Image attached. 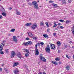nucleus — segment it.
<instances>
[{
  "label": "nucleus",
  "instance_id": "nucleus-1",
  "mask_svg": "<svg viewBox=\"0 0 74 74\" xmlns=\"http://www.w3.org/2000/svg\"><path fill=\"white\" fill-rule=\"evenodd\" d=\"M39 58L41 60H42L43 62H46L47 60L44 57L42 56V54H41L39 56Z\"/></svg>",
  "mask_w": 74,
  "mask_h": 74
},
{
  "label": "nucleus",
  "instance_id": "nucleus-2",
  "mask_svg": "<svg viewBox=\"0 0 74 74\" xmlns=\"http://www.w3.org/2000/svg\"><path fill=\"white\" fill-rule=\"evenodd\" d=\"M50 49H51V48H50L49 46L48 45L47 46L46 48L45 49V51H46V52L48 53H49L50 52Z\"/></svg>",
  "mask_w": 74,
  "mask_h": 74
},
{
  "label": "nucleus",
  "instance_id": "nucleus-3",
  "mask_svg": "<svg viewBox=\"0 0 74 74\" xmlns=\"http://www.w3.org/2000/svg\"><path fill=\"white\" fill-rule=\"evenodd\" d=\"M32 5H33L35 8L38 9V4L37 3L36 1H33L32 2Z\"/></svg>",
  "mask_w": 74,
  "mask_h": 74
},
{
  "label": "nucleus",
  "instance_id": "nucleus-4",
  "mask_svg": "<svg viewBox=\"0 0 74 74\" xmlns=\"http://www.w3.org/2000/svg\"><path fill=\"white\" fill-rule=\"evenodd\" d=\"M37 27V25L36 23H34L31 26V28L32 29V30H34Z\"/></svg>",
  "mask_w": 74,
  "mask_h": 74
},
{
  "label": "nucleus",
  "instance_id": "nucleus-5",
  "mask_svg": "<svg viewBox=\"0 0 74 74\" xmlns=\"http://www.w3.org/2000/svg\"><path fill=\"white\" fill-rule=\"evenodd\" d=\"M33 44V42L31 41H29L27 42L24 43L23 44H24V45L27 46L28 45H32Z\"/></svg>",
  "mask_w": 74,
  "mask_h": 74
},
{
  "label": "nucleus",
  "instance_id": "nucleus-6",
  "mask_svg": "<svg viewBox=\"0 0 74 74\" xmlns=\"http://www.w3.org/2000/svg\"><path fill=\"white\" fill-rule=\"evenodd\" d=\"M15 56V52L12 51L11 52V57L12 58H14Z\"/></svg>",
  "mask_w": 74,
  "mask_h": 74
},
{
  "label": "nucleus",
  "instance_id": "nucleus-7",
  "mask_svg": "<svg viewBox=\"0 0 74 74\" xmlns=\"http://www.w3.org/2000/svg\"><path fill=\"white\" fill-rule=\"evenodd\" d=\"M50 45V47L51 49H55V45L54 44H51Z\"/></svg>",
  "mask_w": 74,
  "mask_h": 74
},
{
  "label": "nucleus",
  "instance_id": "nucleus-8",
  "mask_svg": "<svg viewBox=\"0 0 74 74\" xmlns=\"http://www.w3.org/2000/svg\"><path fill=\"white\" fill-rule=\"evenodd\" d=\"M39 51H38V49H36L35 50V55L37 56L39 55Z\"/></svg>",
  "mask_w": 74,
  "mask_h": 74
},
{
  "label": "nucleus",
  "instance_id": "nucleus-9",
  "mask_svg": "<svg viewBox=\"0 0 74 74\" xmlns=\"http://www.w3.org/2000/svg\"><path fill=\"white\" fill-rule=\"evenodd\" d=\"M0 10L1 11L3 12H4V8L3 7V6L0 5Z\"/></svg>",
  "mask_w": 74,
  "mask_h": 74
},
{
  "label": "nucleus",
  "instance_id": "nucleus-10",
  "mask_svg": "<svg viewBox=\"0 0 74 74\" xmlns=\"http://www.w3.org/2000/svg\"><path fill=\"white\" fill-rule=\"evenodd\" d=\"M19 73V71L18 69L15 70L14 71V73L15 74H18Z\"/></svg>",
  "mask_w": 74,
  "mask_h": 74
},
{
  "label": "nucleus",
  "instance_id": "nucleus-11",
  "mask_svg": "<svg viewBox=\"0 0 74 74\" xmlns=\"http://www.w3.org/2000/svg\"><path fill=\"white\" fill-rule=\"evenodd\" d=\"M13 40L15 42H17V39H16V37L15 36L13 37Z\"/></svg>",
  "mask_w": 74,
  "mask_h": 74
},
{
  "label": "nucleus",
  "instance_id": "nucleus-12",
  "mask_svg": "<svg viewBox=\"0 0 74 74\" xmlns=\"http://www.w3.org/2000/svg\"><path fill=\"white\" fill-rule=\"evenodd\" d=\"M19 64V63L18 62H15L14 63V64L13 66V67H15L16 66H18Z\"/></svg>",
  "mask_w": 74,
  "mask_h": 74
},
{
  "label": "nucleus",
  "instance_id": "nucleus-13",
  "mask_svg": "<svg viewBox=\"0 0 74 74\" xmlns=\"http://www.w3.org/2000/svg\"><path fill=\"white\" fill-rule=\"evenodd\" d=\"M16 14L17 15H21V12L16 10Z\"/></svg>",
  "mask_w": 74,
  "mask_h": 74
},
{
  "label": "nucleus",
  "instance_id": "nucleus-14",
  "mask_svg": "<svg viewBox=\"0 0 74 74\" xmlns=\"http://www.w3.org/2000/svg\"><path fill=\"white\" fill-rule=\"evenodd\" d=\"M31 25H32V23H27L25 24L26 26H29Z\"/></svg>",
  "mask_w": 74,
  "mask_h": 74
},
{
  "label": "nucleus",
  "instance_id": "nucleus-15",
  "mask_svg": "<svg viewBox=\"0 0 74 74\" xmlns=\"http://www.w3.org/2000/svg\"><path fill=\"white\" fill-rule=\"evenodd\" d=\"M1 14L3 16H5V17H6V16H7V13H2Z\"/></svg>",
  "mask_w": 74,
  "mask_h": 74
},
{
  "label": "nucleus",
  "instance_id": "nucleus-16",
  "mask_svg": "<svg viewBox=\"0 0 74 74\" xmlns=\"http://www.w3.org/2000/svg\"><path fill=\"white\" fill-rule=\"evenodd\" d=\"M56 44L58 45V46H60L61 45V43L60 42H57Z\"/></svg>",
  "mask_w": 74,
  "mask_h": 74
},
{
  "label": "nucleus",
  "instance_id": "nucleus-17",
  "mask_svg": "<svg viewBox=\"0 0 74 74\" xmlns=\"http://www.w3.org/2000/svg\"><path fill=\"white\" fill-rule=\"evenodd\" d=\"M32 38L34 40H36L38 38L37 37L33 36L32 37Z\"/></svg>",
  "mask_w": 74,
  "mask_h": 74
},
{
  "label": "nucleus",
  "instance_id": "nucleus-18",
  "mask_svg": "<svg viewBox=\"0 0 74 74\" xmlns=\"http://www.w3.org/2000/svg\"><path fill=\"white\" fill-rule=\"evenodd\" d=\"M53 6L54 8H56L58 7V5L56 4L53 3Z\"/></svg>",
  "mask_w": 74,
  "mask_h": 74
},
{
  "label": "nucleus",
  "instance_id": "nucleus-19",
  "mask_svg": "<svg viewBox=\"0 0 74 74\" xmlns=\"http://www.w3.org/2000/svg\"><path fill=\"white\" fill-rule=\"evenodd\" d=\"M43 36L45 38H48V35L47 34H43Z\"/></svg>",
  "mask_w": 74,
  "mask_h": 74
},
{
  "label": "nucleus",
  "instance_id": "nucleus-20",
  "mask_svg": "<svg viewBox=\"0 0 74 74\" xmlns=\"http://www.w3.org/2000/svg\"><path fill=\"white\" fill-rule=\"evenodd\" d=\"M66 68L67 70H69L70 69V66H66Z\"/></svg>",
  "mask_w": 74,
  "mask_h": 74
},
{
  "label": "nucleus",
  "instance_id": "nucleus-21",
  "mask_svg": "<svg viewBox=\"0 0 74 74\" xmlns=\"http://www.w3.org/2000/svg\"><path fill=\"white\" fill-rule=\"evenodd\" d=\"M62 3L63 4H66V1L65 0H64L62 1Z\"/></svg>",
  "mask_w": 74,
  "mask_h": 74
},
{
  "label": "nucleus",
  "instance_id": "nucleus-22",
  "mask_svg": "<svg viewBox=\"0 0 74 74\" xmlns=\"http://www.w3.org/2000/svg\"><path fill=\"white\" fill-rule=\"evenodd\" d=\"M28 35L30 37H32L33 36V34L32 33L29 32V33H28Z\"/></svg>",
  "mask_w": 74,
  "mask_h": 74
},
{
  "label": "nucleus",
  "instance_id": "nucleus-23",
  "mask_svg": "<svg viewBox=\"0 0 74 74\" xmlns=\"http://www.w3.org/2000/svg\"><path fill=\"white\" fill-rule=\"evenodd\" d=\"M52 63L54 64L58 65V63L56 62H55V61H52Z\"/></svg>",
  "mask_w": 74,
  "mask_h": 74
},
{
  "label": "nucleus",
  "instance_id": "nucleus-24",
  "mask_svg": "<svg viewBox=\"0 0 74 74\" xmlns=\"http://www.w3.org/2000/svg\"><path fill=\"white\" fill-rule=\"evenodd\" d=\"M5 53H8V49H6L5 50Z\"/></svg>",
  "mask_w": 74,
  "mask_h": 74
},
{
  "label": "nucleus",
  "instance_id": "nucleus-25",
  "mask_svg": "<svg viewBox=\"0 0 74 74\" xmlns=\"http://www.w3.org/2000/svg\"><path fill=\"white\" fill-rule=\"evenodd\" d=\"M54 25L53 26V27H55L57 26V24L56 23H54Z\"/></svg>",
  "mask_w": 74,
  "mask_h": 74
},
{
  "label": "nucleus",
  "instance_id": "nucleus-26",
  "mask_svg": "<svg viewBox=\"0 0 74 74\" xmlns=\"http://www.w3.org/2000/svg\"><path fill=\"white\" fill-rule=\"evenodd\" d=\"M22 57V56H21V54L19 53V55L18 56V58H21Z\"/></svg>",
  "mask_w": 74,
  "mask_h": 74
},
{
  "label": "nucleus",
  "instance_id": "nucleus-27",
  "mask_svg": "<svg viewBox=\"0 0 74 74\" xmlns=\"http://www.w3.org/2000/svg\"><path fill=\"white\" fill-rule=\"evenodd\" d=\"M28 4L30 5V6H32L33 5V4L31 3H28Z\"/></svg>",
  "mask_w": 74,
  "mask_h": 74
},
{
  "label": "nucleus",
  "instance_id": "nucleus-28",
  "mask_svg": "<svg viewBox=\"0 0 74 74\" xmlns=\"http://www.w3.org/2000/svg\"><path fill=\"white\" fill-rule=\"evenodd\" d=\"M4 53V52L3 51H0V54H1V55H3Z\"/></svg>",
  "mask_w": 74,
  "mask_h": 74
},
{
  "label": "nucleus",
  "instance_id": "nucleus-29",
  "mask_svg": "<svg viewBox=\"0 0 74 74\" xmlns=\"http://www.w3.org/2000/svg\"><path fill=\"white\" fill-rule=\"evenodd\" d=\"M40 44L41 46H42V45H44V43L42 42H41Z\"/></svg>",
  "mask_w": 74,
  "mask_h": 74
},
{
  "label": "nucleus",
  "instance_id": "nucleus-30",
  "mask_svg": "<svg viewBox=\"0 0 74 74\" xmlns=\"http://www.w3.org/2000/svg\"><path fill=\"white\" fill-rule=\"evenodd\" d=\"M56 60V61H59V60H60V59L59 58H56L55 59Z\"/></svg>",
  "mask_w": 74,
  "mask_h": 74
},
{
  "label": "nucleus",
  "instance_id": "nucleus-31",
  "mask_svg": "<svg viewBox=\"0 0 74 74\" xmlns=\"http://www.w3.org/2000/svg\"><path fill=\"white\" fill-rule=\"evenodd\" d=\"M71 21H68V20H67L66 21V23H70V22Z\"/></svg>",
  "mask_w": 74,
  "mask_h": 74
},
{
  "label": "nucleus",
  "instance_id": "nucleus-32",
  "mask_svg": "<svg viewBox=\"0 0 74 74\" xmlns=\"http://www.w3.org/2000/svg\"><path fill=\"white\" fill-rule=\"evenodd\" d=\"M15 29H12L10 31L12 32H14L15 31Z\"/></svg>",
  "mask_w": 74,
  "mask_h": 74
},
{
  "label": "nucleus",
  "instance_id": "nucleus-33",
  "mask_svg": "<svg viewBox=\"0 0 74 74\" xmlns=\"http://www.w3.org/2000/svg\"><path fill=\"white\" fill-rule=\"evenodd\" d=\"M45 24L47 26V27H49V25H48V22H46L45 23Z\"/></svg>",
  "mask_w": 74,
  "mask_h": 74
},
{
  "label": "nucleus",
  "instance_id": "nucleus-34",
  "mask_svg": "<svg viewBox=\"0 0 74 74\" xmlns=\"http://www.w3.org/2000/svg\"><path fill=\"white\" fill-rule=\"evenodd\" d=\"M25 56L26 57H27V56H29V54L27 53H26L25 54Z\"/></svg>",
  "mask_w": 74,
  "mask_h": 74
},
{
  "label": "nucleus",
  "instance_id": "nucleus-35",
  "mask_svg": "<svg viewBox=\"0 0 74 74\" xmlns=\"http://www.w3.org/2000/svg\"><path fill=\"white\" fill-rule=\"evenodd\" d=\"M43 23H44L43 22H41L40 23V26H42V25H43Z\"/></svg>",
  "mask_w": 74,
  "mask_h": 74
},
{
  "label": "nucleus",
  "instance_id": "nucleus-36",
  "mask_svg": "<svg viewBox=\"0 0 74 74\" xmlns=\"http://www.w3.org/2000/svg\"><path fill=\"white\" fill-rule=\"evenodd\" d=\"M35 50L38 49H37V45H35Z\"/></svg>",
  "mask_w": 74,
  "mask_h": 74
},
{
  "label": "nucleus",
  "instance_id": "nucleus-37",
  "mask_svg": "<svg viewBox=\"0 0 74 74\" xmlns=\"http://www.w3.org/2000/svg\"><path fill=\"white\" fill-rule=\"evenodd\" d=\"M59 21L61 22H64V20H59Z\"/></svg>",
  "mask_w": 74,
  "mask_h": 74
},
{
  "label": "nucleus",
  "instance_id": "nucleus-38",
  "mask_svg": "<svg viewBox=\"0 0 74 74\" xmlns=\"http://www.w3.org/2000/svg\"><path fill=\"white\" fill-rule=\"evenodd\" d=\"M72 0H68L69 3H71V1H72Z\"/></svg>",
  "mask_w": 74,
  "mask_h": 74
},
{
  "label": "nucleus",
  "instance_id": "nucleus-39",
  "mask_svg": "<svg viewBox=\"0 0 74 74\" xmlns=\"http://www.w3.org/2000/svg\"><path fill=\"white\" fill-rule=\"evenodd\" d=\"M49 3H53V1H49Z\"/></svg>",
  "mask_w": 74,
  "mask_h": 74
},
{
  "label": "nucleus",
  "instance_id": "nucleus-40",
  "mask_svg": "<svg viewBox=\"0 0 74 74\" xmlns=\"http://www.w3.org/2000/svg\"><path fill=\"white\" fill-rule=\"evenodd\" d=\"M3 18V16L1 15H0V19H2Z\"/></svg>",
  "mask_w": 74,
  "mask_h": 74
},
{
  "label": "nucleus",
  "instance_id": "nucleus-41",
  "mask_svg": "<svg viewBox=\"0 0 74 74\" xmlns=\"http://www.w3.org/2000/svg\"><path fill=\"white\" fill-rule=\"evenodd\" d=\"M26 40H30V39L29 38H25Z\"/></svg>",
  "mask_w": 74,
  "mask_h": 74
},
{
  "label": "nucleus",
  "instance_id": "nucleus-42",
  "mask_svg": "<svg viewBox=\"0 0 74 74\" xmlns=\"http://www.w3.org/2000/svg\"><path fill=\"white\" fill-rule=\"evenodd\" d=\"M3 48H0V51H3Z\"/></svg>",
  "mask_w": 74,
  "mask_h": 74
},
{
  "label": "nucleus",
  "instance_id": "nucleus-43",
  "mask_svg": "<svg viewBox=\"0 0 74 74\" xmlns=\"http://www.w3.org/2000/svg\"><path fill=\"white\" fill-rule=\"evenodd\" d=\"M60 28L61 29H63L64 28V27H63L62 26H60Z\"/></svg>",
  "mask_w": 74,
  "mask_h": 74
},
{
  "label": "nucleus",
  "instance_id": "nucleus-44",
  "mask_svg": "<svg viewBox=\"0 0 74 74\" xmlns=\"http://www.w3.org/2000/svg\"><path fill=\"white\" fill-rule=\"evenodd\" d=\"M1 45H3V46H4V45H5V43H2Z\"/></svg>",
  "mask_w": 74,
  "mask_h": 74
},
{
  "label": "nucleus",
  "instance_id": "nucleus-45",
  "mask_svg": "<svg viewBox=\"0 0 74 74\" xmlns=\"http://www.w3.org/2000/svg\"><path fill=\"white\" fill-rule=\"evenodd\" d=\"M66 57L68 58V59H70V57L69 56L66 55Z\"/></svg>",
  "mask_w": 74,
  "mask_h": 74
},
{
  "label": "nucleus",
  "instance_id": "nucleus-46",
  "mask_svg": "<svg viewBox=\"0 0 74 74\" xmlns=\"http://www.w3.org/2000/svg\"><path fill=\"white\" fill-rule=\"evenodd\" d=\"M3 48V46L1 45H0V48Z\"/></svg>",
  "mask_w": 74,
  "mask_h": 74
},
{
  "label": "nucleus",
  "instance_id": "nucleus-47",
  "mask_svg": "<svg viewBox=\"0 0 74 74\" xmlns=\"http://www.w3.org/2000/svg\"><path fill=\"white\" fill-rule=\"evenodd\" d=\"M4 69L6 71H8V69L6 68H5Z\"/></svg>",
  "mask_w": 74,
  "mask_h": 74
},
{
  "label": "nucleus",
  "instance_id": "nucleus-48",
  "mask_svg": "<svg viewBox=\"0 0 74 74\" xmlns=\"http://www.w3.org/2000/svg\"><path fill=\"white\" fill-rule=\"evenodd\" d=\"M2 71V68H0V72L1 71Z\"/></svg>",
  "mask_w": 74,
  "mask_h": 74
},
{
  "label": "nucleus",
  "instance_id": "nucleus-49",
  "mask_svg": "<svg viewBox=\"0 0 74 74\" xmlns=\"http://www.w3.org/2000/svg\"><path fill=\"white\" fill-rule=\"evenodd\" d=\"M56 34V33H53V35L54 36H55Z\"/></svg>",
  "mask_w": 74,
  "mask_h": 74
},
{
  "label": "nucleus",
  "instance_id": "nucleus-50",
  "mask_svg": "<svg viewBox=\"0 0 74 74\" xmlns=\"http://www.w3.org/2000/svg\"><path fill=\"white\" fill-rule=\"evenodd\" d=\"M47 31L48 32H49V29H48Z\"/></svg>",
  "mask_w": 74,
  "mask_h": 74
},
{
  "label": "nucleus",
  "instance_id": "nucleus-51",
  "mask_svg": "<svg viewBox=\"0 0 74 74\" xmlns=\"http://www.w3.org/2000/svg\"><path fill=\"white\" fill-rule=\"evenodd\" d=\"M24 51H26V52H27V49H25Z\"/></svg>",
  "mask_w": 74,
  "mask_h": 74
},
{
  "label": "nucleus",
  "instance_id": "nucleus-52",
  "mask_svg": "<svg viewBox=\"0 0 74 74\" xmlns=\"http://www.w3.org/2000/svg\"><path fill=\"white\" fill-rule=\"evenodd\" d=\"M2 42H6V41H5V40H3Z\"/></svg>",
  "mask_w": 74,
  "mask_h": 74
},
{
  "label": "nucleus",
  "instance_id": "nucleus-53",
  "mask_svg": "<svg viewBox=\"0 0 74 74\" xmlns=\"http://www.w3.org/2000/svg\"><path fill=\"white\" fill-rule=\"evenodd\" d=\"M67 45H65V46H64V48H67Z\"/></svg>",
  "mask_w": 74,
  "mask_h": 74
},
{
  "label": "nucleus",
  "instance_id": "nucleus-54",
  "mask_svg": "<svg viewBox=\"0 0 74 74\" xmlns=\"http://www.w3.org/2000/svg\"><path fill=\"white\" fill-rule=\"evenodd\" d=\"M12 10V8H9V10Z\"/></svg>",
  "mask_w": 74,
  "mask_h": 74
},
{
  "label": "nucleus",
  "instance_id": "nucleus-55",
  "mask_svg": "<svg viewBox=\"0 0 74 74\" xmlns=\"http://www.w3.org/2000/svg\"><path fill=\"white\" fill-rule=\"evenodd\" d=\"M61 25V24L59 23L58 24V25Z\"/></svg>",
  "mask_w": 74,
  "mask_h": 74
},
{
  "label": "nucleus",
  "instance_id": "nucleus-56",
  "mask_svg": "<svg viewBox=\"0 0 74 74\" xmlns=\"http://www.w3.org/2000/svg\"><path fill=\"white\" fill-rule=\"evenodd\" d=\"M38 74H42V72L39 73Z\"/></svg>",
  "mask_w": 74,
  "mask_h": 74
},
{
  "label": "nucleus",
  "instance_id": "nucleus-57",
  "mask_svg": "<svg viewBox=\"0 0 74 74\" xmlns=\"http://www.w3.org/2000/svg\"><path fill=\"white\" fill-rule=\"evenodd\" d=\"M59 64H62V62H59Z\"/></svg>",
  "mask_w": 74,
  "mask_h": 74
},
{
  "label": "nucleus",
  "instance_id": "nucleus-58",
  "mask_svg": "<svg viewBox=\"0 0 74 74\" xmlns=\"http://www.w3.org/2000/svg\"><path fill=\"white\" fill-rule=\"evenodd\" d=\"M43 74H46V73L45 72H44L43 73Z\"/></svg>",
  "mask_w": 74,
  "mask_h": 74
},
{
  "label": "nucleus",
  "instance_id": "nucleus-59",
  "mask_svg": "<svg viewBox=\"0 0 74 74\" xmlns=\"http://www.w3.org/2000/svg\"><path fill=\"white\" fill-rule=\"evenodd\" d=\"M58 53H60V50H58Z\"/></svg>",
  "mask_w": 74,
  "mask_h": 74
},
{
  "label": "nucleus",
  "instance_id": "nucleus-60",
  "mask_svg": "<svg viewBox=\"0 0 74 74\" xmlns=\"http://www.w3.org/2000/svg\"><path fill=\"white\" fill-rule=\"evenodd\" d=\"M11 36V34H8V36Z\"/></svg>",
  "mask_w": 74,
  "mask_h": 74
},
{
  "label": "nucleus",
  "instance_id": "nucleus-61",
  "mask_svg": "<svg viewBox=\"0 0 74 74\" xmlns=\"http://www.w3.org/2000/svg\"><path fill=\"white\" fill-rule=\"evenodd\" d=\"M38 44L39 45H40V43L38 42Z\"/></svg>",
  "mask_w": 74,
  "mask_h": 74
},
{
  "label": "nucleus",
  "instance_id": "nucleus-62",
  "mask_svg": "<svg viewBox=\"0 0 74 74\" xmlns=\"http://www.w3.org/2000/svg\"><path fill=\"white\" fill-rule=\"evenodd\" d=\"M60 27L59 26H58V27H57V28L58 29H59Z\"/></svg>",
  "mask_w": 74,
  "mask_h": 74
},
{
  "label": "nucleus",
  "instance_id": "nucleus-63",
  "mask_svg": "<svg viewBox=\"0 0 74 74\" xmlns=\"http://www.w3.org/2000/svg\"><path fill=\"white\" fill-rule=\"evenodd\" d=\"M27 1V2H29V0H26Z\"/></svg>",
  "mask_w": 74,
  "mask_h": 74
},
{
  "label": "nucleus",
  "instance_id": "nucleus-64",
  "mask_svg": "<svg viewBox=\"0 0 74 74\" xmlns=\"http://www.w3.org/2000/svg\"><path fill=\"white\" fill-rule=\"evenodd\" d=\"M72 48H73V49H74V46H72Z\"/></svg>",
  "mask_w": 74,
  "mask_h": 74
}]
</instances>
